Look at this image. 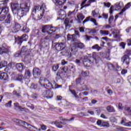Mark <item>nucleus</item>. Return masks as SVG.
<instances>
[{
    "mask_svg": "<svg viewBox=\"0 0 131 131\" xmlns=\"http://www.w3.org/2000/svg\"><path fill=\"white\" fill-rule=\"evenodd\" d=\"M1 63H2V64L3 65V67H6L8 66V61H1Z\"/></svg>",
    "mask_w": 131,
    "mask_h": 131,
    "instance_id": "50",
    "label": "nucleus"
},
{
    "mask_svg": "<svg viewBox=\"0 0 131 131\" xmlns=\"http://www.w3.org/2000/svg\"><path fill=\"white\" fill-rule=\"evenodd\" d=\"M64 25L66 29H69V28L71 27V25H70V22H69V18H66L64 20Z\"/></svg>",
    "mask_w": 131,
    "mask_h": 131,
    "instance_id": "25",
    "label": "nucleus"
},
{
    "mask_svg": "<svg viewBox=\"0 0 131 131\" xmlns=\"http://www.w3.org/2000/svg\"><path fill=\"white\" fill-rule=\"evenodd\" d=\"M92 50H97L98 51H99L101 49V47H99L98 44H96L92 46Z\"/></svg>",
    "mask_w": 131,
    "mask_h": 131,
    "instance_id": "38",
    "label": "nucleus"
},
{
    "mask_svg": "<svg viewBox=\"0 0 131 131\" xmlns=\"http://www.w3.org/2000/svg\"><path fill=\"white\" fill-rule=\"evenodd\" d=\"M114 11V6H112L110 8V15H112L113 14V11Z\"/></svg>",
    "mask_w": 131,
    "mask_h": 131,
    "instance_id": "48",
    "label": "nucleus"
},
{
    "mask_svg": "<svg viewBox=\"0 0 131 131\" xmlns=\"http://www.w3.org/2000/svg\"><path fill=\"white\" fill-rule=\"evenodd\" d=\"M92 15L93 17H96V16H98V13H96V11L94 10L92 11Z\"/></svg>",
    "mask_w": 131,
    "mask_h": 131,
    "instance_id": "63",
    "label": "nucleus"
},
{
    "mask_svg": "<svg viewBox=\"0 0 131 131\" xmlns=\"http://www.w3.org/2000/svg\"><path fill=\"white\" fill-rule=\"evenodd\" d=\"M125 121H126V119H125V118H122L121 121V124H124Z\"/></svg>",
    "mask_w": 131,
    "mask_h": 131,
    "instance_id": "61",
    "label": "nucleus"
},
{
    "mask_svg": "<svg viewBox=\"0 0 131 131\" xmlns=\"http://www.w3.org/2000/svg\"><path fill=\"white\" fill-rule=\"evenodd\" d=\"M104 7H106L107 8H110V6H111V4L110 3H104Z\"/></svg>",
    "mask_w": 131,
    "mask_h": 131,
    "instance_id": "56",
    "label": "nucleus"
},
{
    "mask_svg": "<svg viewBox=\"0 0 131 131\" xmlns=\"http://www.w3.org/2000/svg\"><path fill=\"white\" fill-rule=\"evenodd\" d=\"M127 43L129 47L131 46V38L127 40Z\"/></svg>",
    "mask_w": 131,
    "mask_h": 131,
    "instance_id": "64",
    "label": "nucleus"
},
{
    "mask_svg": "<svg viewBox=\"0 0 131 131\" xmlns=\"http://www.w3.org/2000/svg\"><path fill=\"white\" fill-rule=\"evenodd\" d=\"M25 76L26 77H31V72L30 70L26 69L25 72Z\"/></svg>",
    "mask_w": 131,
    "mask_h": 131,
    "instance_id": "30",
    "label": "nucleus"
},
{
    "mask_svg": "<svg viewBox=\"0 0 131 131\" xmlns=\"http://www.w3.org/2000/svg\"><path fill=\"white\" fill-rule=\"evenodd\" d=\"M29 53V50H28V48H27V46L26 47L23 46L21 49L20 54L23 56H25L26 55H27Z\"/></svg>",
    "mask_w": 131,
    "mask_h": 131,
    "instance_id": "20",
    "label": "nucleus"
},
{
    "mask_svg": "<svg viewBox=\"0 0 131 131\" xmlns=\"http://www.w3.org/2000/svg\"><path fill=\"white\" fill-rule=\"evenodd\" d=\"M58 15L60 18H62V17H65V16H66V12H65L63 10L60 9Z\"/></svg>",
    "mask_w": 131,
    "mask_h": 131,
    "instance_id": "28",
    "label": "nucleus"
},
{
    "mask_svg": "<svg viewBox=\"0 0 131 131\" xmlns=\"http://www.w3.org/2000/svg\"><path fill=\"white\" fill-rule=\"evenodd\" d=\"M53 123H54V124H55L56 126L58 127V128H62V127H63L62 124H63V125H66V123L64 122H59L58 121L53 122Z\"/></svg>",
    "mask_w": 131,
    "mask_h": 131,
    "instance_id": "21",
    "label": "nucleus"
},
{
    "mask_svg": "<svg viewBox=\"0 0 131 131\" xmlns=\"http://www.w3.org/2000/svg\"><path fill=\"white\" fill-rule=\"evenodd\" d=\"M92 3H95V0H89L88 4L84 5V8H86V7H90Z\"/></svg>",
    "mask_w": 131,
    "mask_h": 131,
    "instance_id": "39",
    "label": "nucleus"
},
{
    "mask_svg": "<svg viewBox=\"0 0 131 131\" xmlns=\"http://www.w3.org/2000/svg\"><path fill=\"white\" fill-rule=\"evenodd\" d=\"M131 3L130 2H129V3H128L127 4H126V5H125V6L124 7V8H123V9H124V10H125V11H126V10H127V9H129L130 8V6H131Z\"/></svg>",
    "mask_w": 131,
    "mask_h": 131,
    "instance_id": "42",
    "label": "nucleus"
},
{
    "mask_svg": "<svg viewBox=\"0 0 131 131\" xmlns=\"http://www.w3.org/2000/svg\"><path fill=\"white\" fill-rule=\"evenodd\" d=\"M16 80L18 81H20L21 82H23L24 80H27V81H29V82L30 81V80H29L28 79H25L24 76L21 74H19L16 77Z\"/></svg>",
    "mask_w": 131,
    "mask_h": 131,
    "instance_id": "22",
    "label": "nucleus"
},
{
    "mask_svg": "<svg viewBox=\"0 0 131 131\" xmlns=\"http://www.w3.org/2000/svg\"><path fill=\"white\" fill-rule=\"evenodd\" d=\"M77 21L78 23H81V21L84 19L85 16L81 13H79L77 15Z\"/></svg>",
    "mask_w": 131,
    "mask_h": 131,
    "instance_id": "24",
    "label": "nucleus"
},
{
    "mask_svg": "<svg viewBox=\"0 0 131 131\" xmlns=\"http://www.w3.org/2000/svg\"><path fill=\"white\" fill-rule=\"evenodd\" d=\"M55 5L58 8H62V6L66 4L67 0H55Z\"/></svg>",
    "mask_w": 131,
    "mask_h": 131,
    "instance_id": "16",
    "label": "nucleus"
},
{
    "mask_svg": "<svg viewBox=\"0 0 131 131\" xmlns=\"http://www.w3.org/2000/svg\"><path fill=\"white\" fill-rule=\"evenodd\" d=\"M41 71L38 68H34L33 69V75L35 78H37L38 76H40Z\"/></svg>",
    "mask_w": 131,
    "mask_h": 131,
    "instance_id": "15",
    "label": "nucleus"
},
{
    "mask_svg": "<svg viewBox=\"0 0 131 131\" xmlns=\"http://www.w3.org/2000/svg\"><path fill=\"white\" fill-rule=\"evenodd\" d=\"M5 23H6L7 24H10L12 20H13V17H12V15H11V14L9 13V14H7V15H5Z\"/></svg>",
    "mask_w": 131,
    "mask_h": 131,
    "instance_id": "19",
    "label": "nucleus"
},
{
    "mask_svg": "<svg viewBox=\"0 0 131 131\" xmlns=\"http://www.w3.org/2000/svg\"><path fill=\"white\" fill-rule=\"evenodd\" d=\"M56 75L58 76V77H59V78H61V76H64L63 74L62 73L60 70L57 72Z\"/></svg>",
    "mask_w": 131,
    "mask_h": 131,
    "instance_id": "43",
    "label": "nucleus"
},
{
    "mask_svg": "<svg viewBox=\"0 0 131 131\" xmlns=\"http://www.w3.org/2000/svg\"><path fill=\"white\" fill-rule=\"evenodd\" d=\"M0 12V21H4L6 19L5 16L10 14L9 12V8L7 7H3L1 8Z\"/></svg>",
    "mask_w": 131,
    "mask_h": 131,
    "instance_id": "5",
    "label": "nucleus"
},
{
    "mask_svg": "<svg viewBox=\"0 0 131 131\" xmlns=\"http://www.w3.org/2000/svg\"><path fill=\"white\" fill-rule=\"evenodd\" d=\"M9 79V75L8 74L6 73H1V75L0 76V79H3V80H8Z\"/></svg>",
    "mask_w": 131,
    "mask_h": 131,
    "instance_id": "23",
    "label": "nucleus"
},
{
    "mask_svg": "<svg viewBox=\"0 0 131 131\" xmlns=\"http://www.w3.org/2000/svg\"><path fill=\"white\" fill-rule=\"evenodd\" d=\"M77 49L85 50V45L81 42H75L72 46V50H74V52H77Z\"/></svg>",
    "mask_w": 131,
    "mask_h": 131,
    "instance_id": "7",
    "label": "nucleus"
},
{
    "mask_svg": "<svg viewBox=\"0 0 131 131\" xmlns=\"http://www.w3.org/2000/svg\"><path fill=\"white\" fill-rule=\"evenodd\" d=\"M12 100L9 101L8 103L5 104V107H9V108H11L12 106Z\"/></svg>",
    "mask_w": 131,
    "mask_h": 131,
    "instance_id": "45",
    "label": "nucleus"
},
{
    "mask_svg": "<svg viewBox=\"0 0 131 131\" xmlns=\"http://www.w3.org/2000/svg\"><path fill=\"white\" fill-rule=\"evenodd\" d=\"M97 125H99L100 127H109L110 124L108 122H105L101 120H98L97 122Z\"/></svg>",
    "mask_w": 131,
    "mask_h": 131,
    "instance_id": "12",
    "label": "nucleus"
},
{
    "mask_svg": "<svg viewBox=\"0 0 131 131\" xmlns=\"http://www.w3.org/2000/svg\"><path fill=\"white\" fill-rule=\"evenodd\" d=\"M95 111H96V113L98 114V115H99V114H100V113H101V110L99 107L96 108Z\"/></svg>",
    "mask_w": 131,
    "mask_h": 131,
    "instance_id": "54",
    "label": "nucleus"
},
{
    "mask_svg": "<svg viewBox=\"0 0 131 131\" xmlns=\"http://www.w3.org/2000/svg\"><path fill=\"white\" fill-rule=\"evenodd\" d=\"M20 56H23L21 54V52H17L15 54V57H20Z\"/></svg>",
    "mask_w": 131,
    "mask_h": 131,
    "instance_id": "57",
    "label": "nucleus"
},
{
    "mask_svg": "<svg viewBox=\"0 0 131 131\" xmlns=\"http://www.w3.org/2000/svg\"><path fill=\"white\" fill-rule=\"evenodd\" d=\"M83 64L85 67H90L92 63H95L97 66H100L102 64V59L101 57L99 56V54L94 52L93 54L92 57H89L88 56H85L82 58Z\"/></svg>",
    "mask_w": 131,
    "mask_h": 131,
    "instance_id": "2",
    "label": "nucleus"
},
{
    "mask_svg": "<svg viewBox=\"0 0 131 131\" xmlns=\"http://www.w3.org/2000/svg\"><path fill=\"white\" fill-rule=\"evenodd\" d=\"M21 29V26L17 23H15L12 27V31L13 33H16L18 32L19 30Z\"/></svg>",
    "mask_w": 131,
    "mask_h": 131,
    "instance_id": "14",
    "label": "nucleus"
},
{
    "mask_svg": "<svg viewBox=\"0 0 131 131\" xmlns=\"http://www.w3.org/2000/svg\"><path fill=\"white\" fill-rule=\"evenodd\" d=\"M120 47H121L122 49H125V43L122 42L120 44Z\"/></svg>",
    "mask_w": 131,
    "mask_h": 131,
    "instance_id": "59",
    "label": "nucleus"
},
{
    "mask_svg": "<svg viewBox=\"0 0 131 131\" xmlns=\"http://www.w3.org/2000/svg\"><path fill=\"white\" fill-rule=\"evenodd\" d=\"M61 71H60V72H61L63 74V75H67V71H68V68H66L65 67H64L62 68H60Z\"/></svg>",
    "mask_w": 131,
    "mask_h": 131,
    "instance_id": "31",
    "label": "nucleus"
},
{
    "mask_svg": "<svg viewBox=\"0 0 131 131\" xmlns=\"http://www.w3.org/2000/svg\"><path fill=\"white\" fill-rule=\"evenodd\" d=\"M54 45H55L54 47H55L56 51H58V52H60V51H61L62 52L66 47V45L64 43H54Z\"/></svg>",
    "mask_w": 131,
    "mask_h": 131,
    "instance_id": "11",
    "label": "nucleus"
},
{
    "mask_svg": "<svg viewBox=\"0 0 131 131\" xmlns=\"http://www.w3.org/2000/svg\"><path fill=\"white\" fill-rule=\"evenodd\" d=\"M23 32H25V33H28L29 32V29L26 27H24L22 29Z\"/></svg>",
    "mask_w": 131,
    "mask_h": 131,
    "instance_id": "44",
    "label": "nucleus"
},
{
    "mask_svg": "<svg viewBox=\"0 0 131 131\" xmlns=\"http://www.w3.org/2000/svg\"><path fill=\"white\" fill-rule=\"evenodd\" d=\"M116 71H120L121 70V68L119 67L118 64H116V67L115 66V69Z\"/></svg>",
    "mask_w": 131,
    "mask_h": 131,
    "instance_id": "47",
    "label": "nucleus"
},
{
    "mask_svg": "<svg viewBox=\"0 0 131 131\" xmlns=\"http://www.w3.org/2000/svg\"><path fill=\"white\" fill-rule=\"evenodd\" d=\"M63 121H72V120H74V118L73 117V118H70V119H62Z\"/></svg>",
    "mask_w": 131,
    "mask_h": 131,
    "instance_id": "55",
    "label": "nucleus"
},
{
    "mask_svg": "<svg viewBox=\"0 0 131 131\" xmlns=\"http://www.w3.org/2000/svg\"><path fill=\"white\" fill-rule=\"evenodd\" d=\"M106 66L110 70H114V69H115V66H114L113 64L111 63V62H107L106 63Z\"/></svg>",
    "mask_w": 131,
    "mask_h": 131,
    "instance_id": "27",
    "label": "nucleus"
},
{
    "mask_svg": "<svg viewBox=\"0 0 131 131\" xmlns=\"http://www.w3.org/2000/svg\"><path fill=\"white\" fill-rule=\"evenodd\" d=\"M84 39H85L86 41H89L91 39V38H93V37L91 36H89L88 35H85L83 36Z\"/></svg>",
    "mask_w": 131,
    "mask_h": 131,
    "instance_id": "41",
    "label": "nucleus"
},
{
    "mask_svg": "<svg viewBox=\"0 0 131 131\" xmlns=\"http://www.w3.org/2000/svg\"><path fill=\"white\" fill-rule=\"evenodd\" d=\"M70 91L71 92V94L73 95V96H75L77 94H76V92L75 91V90H70Z\"/></svg>",
    "mask_w": 131,
    "mask_h": 131,
    "instance_id": "60",
    "label": "nucleus"
},
{
    "mask_svg": "<svg viewBox=\"0 0 131 131\" xmlns=\"http://www.w3.org/2000/svg\"><path fill=\"white\" fill-rule=\"evenodd\" d=\"M43 86H44L45 89H47V90H52V89H54L52 83L48 80H45Z\"/></svg>",
    "mask_w": 131,
    "mask_h": 131,
    "instance_id": "13",
    "label": "nucleus"
},
{
    "mask_svg": "<svg viewBox=\"0 0 131 131\" xmlns=\"http://www.w3.org/2000/svg\"><path fill=\"white\" fill-rule=\"evenodd\" d=\"M120 32L118 30H115L113 32V36L115 38H117L119 36Z\"/></svg>",
    "mask_w": 131,
    "mask_h": 131,
    "instance_id": "32",
    "label": "nucleus"
},
{
    "mask_svg": "<svg viewBox=\"0 0 131 131\" xmlns=\"http://www.w3.org/2000/svg\"><path fill=\"white\" fill-rule=\"evenodd\" d=\"M67 39L68 40L70 41H77V38L75 36V34L71 35L70 34H68L67 35Z\"/></svg>",
    "mask_w": 131,
    "mask_h": 131,
    "instance_id": "17",
    "label": "nucleus"
},
{
    "mask_svg": "<svg viewBox=\"0 0 131 131\" xmlns=\"http://www.w3.org/2000/svg\"><path fill=\"white\" fill-rule=\"evenodd\" d=\"M50 92V90L45 91L43 92L42 95L45 98H48L49 97V93Z\"/></svg>",
    "mask_w": 131,
    "mask_h": 131,
    "instance_id": "37",
    "label": "nucleus"
},
{
    "mask_svg": "<svg viewBox=\"0 0 131 131\" xmlns=\"http://www.w3.org/2000/svg\"><path fill=\"white\" fill-rule=\"evenodd\" d=\"M106 92L109 96H112V95L113 94V92L111 90H107Z\"/></svg>",
    "mask_w": 131,
    "mask_h": 131,
    "instance_id": "58",
    "label": "nucleus"
},
{
    "mask_svg": "<svg viewBox=\"0 0 131 131\" xmlns=\"http://www.w3.org/2000/svg\"><path fill=\"white\" fill-rule=\"evenodd\" d=\"M85 89H86V86L83 85L79 89V91L80 92H83V91H85Z\"/></svg>",
    "mask_w": 131,
    "mask_h": 131,
    "instance_id": "52",
    "label": "nucleus"
},
{
    "mask_svg": "<svg viewBox=\"0 0 131 131\" xmlns=\"http://www.w3.org/2000/svg\"><path fill=\"white\" fill-rule=\"evenodd\" d=\"M75 52L74 50L72 49V47L71 49L68 48V47H65V48H63V50L60 52V54L62 56H66V57H68V58H71L72 56V53Z\"/></svg>",
    "mask_w": 131,
    "mask_h": 131,
    "instance_id": "6",
    "label": "nucleus"
},
{
    "mask_svg": "<svg viewBox=\"0 0 131 131\" xmlns=\"http://www.w3.org/2000/svg\"><path fill=\"white\" fill-rule=\"evenodd\" d=\"M54 96V93L52 92L51 90H49V93H48V97H47V99H51Z\"/></svg>",
    "mask_w": 131,
    "mask_h": 131,
    "instance_id": "40",
    "label": "nucleus"
},
{
    "mask_svg": "<svg viewBox=\"0 0 131 131\" xmlns=\"http://www.w3.org/2000/svg\"><path fill=\"white\" fill-rule=\"evenodd\" d=\"M27 38H28V36L26 35L25 34H23L21 37H17L15 38V42L18 45H19V46H21L23 41H26V40H27Z\"/></svg>",
    "mask_w": 131,
    "mask_h": 131,
    "instance_id": "9",
    "label": "nucleus"
},
{
    "mask_svg": "<svg viewBox=\"0 0 131 131\" xmlns=\"http://www.w3.org/2000/svg\"><path fill=\"white\" fill-rule=\"evenodd\" d=\"M100 33L102 36H106L109 34V31L100 30Z\"/></svg>",
    "mask_w": 131,
    "mask_h": 131,
    "instance_id": "29",
    "label": "nucleus"
},
{
    "mask_svg": "<svg viewBox=\"0 0 131 131\" xmlns=\"http://www.w3.org/2000/svg\"><path fill=\"white\" fill-rule=\"evenodd\" d=\"M110 120L111 122H117V119L115 118V117H110Z\"/></svg>",
    "mask_w": 131,
    "mask_h": 131,
    "instance_id": "46",
    "label": "nucleus"
},
{
    "mask_svg": "<svg viewBox=\"0 0 131 131\" xmlns=\"http://www.w3.org/2000/svg\"><path fill=\"white\" fill-rule=\"evenodd\" d=\"M16 68L17 69L18 71H19V72L22 73L23 72V70H24V64L23 63H16Z\"/></svg>",
    "mask_w": 131,
    "mask_h": 131,
    "instance_id": "18",
    "label": "nucleus"
},
{
    "mask_svg": "<svg viewBox=\"0 0 131 131\" xmlns=\"http://www.w3.org/2000/svg\"><path fill=\"white\" fill-rule=\"evenodd\" d=\"M14 106L15 107H16V108H18L19 109H20V110H23V109H24V108H20V106H19V103H14Z\"/></svg>",
    "mask_w": 131,
    "mask_h": 131,
    "instance_id": "53",
    "label": "nucleus"
},
{
    "mask_svg": "<svg viewBox=\"0 0 131 131\" xmlns=\"http://www.w3.org/2000/svg\"><path fill=\"white\" fill-rule=\"evenodd\" d=\"M60 31V28L58 27H53L52 25H45L42 27V32L43 33H48L49 35L53 32H58Z\"/></svg>",
    "mask_w": 131,
    "mask_h": 131,
    "instance_id": "3",
    "label": "nucleus"
},
{
    "mask_svg": "<svg viewBox=\"0 0 131 131\" xmlns=\"http://www.w3.org/2000/svg\"><path fill=\"white\" fill-rule=\"evenodd\" d=\"M106 109L108 112H115V110H114L113 106L109 105L107 107Z\"/></svg>",
    "mask_w": 131,
    "mask_h": 131,
    "instance_id": "34",
    "label": "nucleus"
},
{
    "mask_svg": "<svg viewBox=\"0 0 131 131\" xmlns=\"http://www.w3.org/2000/svg\"><path fill=\"white\" fill-rule=\"evenodd\" d=\"M59 69V64L54 65L52 67V71L56 72Z\"/></svg>",
    "mask_w": 131,
    "mask_h": 131,
    "instance_id": "35",
    "label": "nucleus"
},
{
    "mask_svg": "<svg viewBox=\"0 0 131 131\" xmlns=\"http://www.w3.org/2000/svg\"><path fill=\"white\" fill-rule=\"evenodd\" d=\"M80 81H81V78H78L76 80V84L77 85L80 83Z\"/></svg>",
    "mask_w": 131,
    "mask_h": 131,
    "instance_id": "51",
    "label": "nucleus"
},
{
    "mask_svg": "<svg viewBox=\"0 0 131 131\" xmlns=\"http://www.w3.org/2000/svg\"><path fill=\"white\" fill-rule=\"evenodd\" d=\"M1 49L5 51V54H8L9 52H10L9 49H8V46H7L6 44L3 45Z\"/></svg>",
    "mask_w": 131,
    "mask_h": 131,
    "instance_id": "26",
    "label": "nucleus"
},
{
    "mask_svg": "<svg viewBox=\"0 0 131 131\" xmlns=\"http://www.w3.org/2000/svg\"><path fill=\"white\" fill-rule=\"evenodd\" d=\"M46 9H47V8L46 7V4H42L41 7L40 6L34 7V8L32 11L34 14H35L37 11H40V12H41V13H40V16H39V18L37 19H36V20H40V19L42 18V16H43V13H45V11Z\"/></svg>",
    "mask_w": 131,
    "mask_h": 131,
    "instance_id": "4",
    "label": "nucleus"
},
{
    "mask_svg": "<svg viewBox=\"0 0 131 131\" xmlns=\"http://www.w3.org/2000/svg\"><path fill=\"white\" fill-rule=\"evenodd\" d=\"M81 74L83 77H86L89 76L90 72L88 71H86L85 72L82 71Z\"/></svg>",
    "mask_w": 131,
    "mask_h": 131,
    "instance_id": "36",
    "label": "nucleus"
},
{
    "mask_svg": "<svg viewBox=\"0 0 131 131\" xmlns=\"http://www.w3.org/2000/svg\"><path fill=\"white\" fill-rule=\"evenodd\" d=\"M14 122H16V123L17 124H24L26 128H31V127H33V128H35V129L37 130V128L35 127L34 126H32L31 124H28V123H26V122L24 121H22L17 119H14Z\"/></svg>",
    "mask_w": 131,
    "mask_h": 131,
    "instance_id": "8",
    "label": "nucleus"
},
{
    "mask_svg": "<svg viewBox=\"0 0 131 131\" xmlns=\"http://www.w3.org/2000/svg\"><path fill=\"white\" fill-rule=\"evenodd\" d=\"M131 57L130 56H128V55H124L123 57L121 58V61L123 64V65H126V68H128V67H129V63Z\"/></svg>",
    "mask_w": 131,
    "mask_h": 131,
    "instance_id": "10",
    "label": "nucleus"
},
{
    "mask_svg": "<svg viewBox=\"0 0 131 131\" xmlns=\"http://www.w3.org/2000/svg\"><path fill=\"white\" fill-rule=\"evenodd\" d=\"M114 19V17L113 16H111L108 19V23L109 24L111 25L112 23V21H113V19Z\"/></svg>",
    "mask_w": 131,
    "mask_h": 131,
    "instance_id": "49",
    "label": "nucleus"
},
{
    "mask_svg": "<svg viewBox=\"0 0 131 131\" xmlns=\"http://www.w3.org/2000/svg\"><path fill=\"white\" fill-rule=\"evenodd\" d=\"M97 32V30L93 29H92L89 32V33H96Z\"/></svg>",
    "mask_w": 131,
    "mask_h": 131,
    "instance_id": "62",
    "label": "nucleus"
},
{
    "mask_svg": "<svg viewBox=\"0 0 131 131\" xmlns=\"http://www.w3.org/2000/svg\"><path fill=\"white\" fill-rule=\"evenodd\" d=\"M30 1H27L25 3H21L20 5L18 3H12L11 8L13 14H15L17 16L19 20L24 16H26V14L29 12V8H30Z\"/></svg>",
    "mask_w": 131,
    "mask_h": 131,
    "instance_id": "1",
    "label": "nucleus"
},
{
    "mask_svg": "<svg viewBox=\"0 0 131 131\" xmlns=\"http://www.w3.org/2000/svg\"><path fill=\"white\" fill-rule=\"evenodd\" d=\"M32 57L33 56H31L30 54H29V52L28 53V54H26V55H25V60H26L27 59V61H30V60L32 59Z\"/></svg>",
    "mask_w": 131,
    "mask_h": 131,
    "instance_id": "33",
    "label": "nucleus"
}]
</instances>
